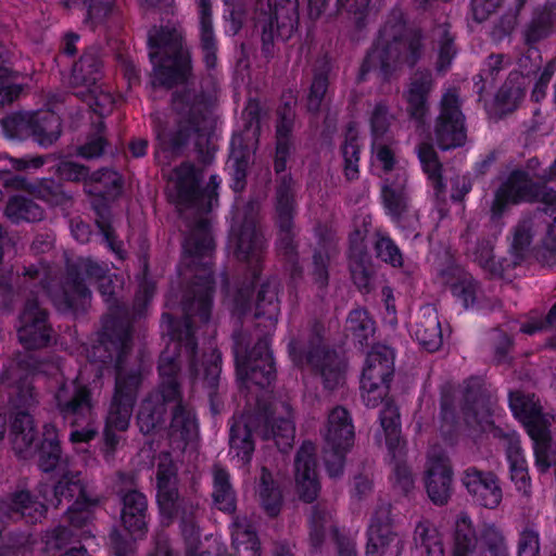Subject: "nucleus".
<instances>
[{"label": "nucleus", "mask_w": 556, "mask_h": 556, "mask_svg": "<svg viewBox=\"0 0 556 556\" xmlns=\"http://www.w3.org/2000/svg\"><path fill=\"white\" fill-rule=\"evenodd\" d=\"M214 280H191L181 288V293L173 290L167 294L166 305L181 306L184 320L177 323L168 313L162 315V329L169 341L159 359L160 388L147 396L139 408L137 424L142 433L155 431L164 421L166 405L176 403L169 426L170 444L184 450L198 434V424L193 412L180 403L178 372L184 363L188 365L190 378H202L208 387H215L220 372V354L212 350L211 359L203 370L197 366L195 328L210 325L213 306Z\"/></svg>", "instance_id": "obj_1"}, {"label": "nucleus", "mask_w": 556, "mask_h": 556, "mask_svg": "<svg viewBox=\"0 0 556 556\" xmlns=\"http://www.w3.org/2000/svg\"><path fill=\"white\" fill-rule=\"evenodd\" d=\"M202 178V172L192 163L182 162L170 170L166 189L168 201L185 225L179 275L187 278H212L214 274L211 255L215 243L207 214L218 202V184L213 175L206 187L201 188Z\"/></svg>", "instance_id": "obj_2"}, {"label": "nucleus", "mask_w": 556, "mask_h": 556, "mask_svg": "<svg viewBox=\"0 0 556 556\" xmlns=\"http://www.w3.org/2000/svg\"><path fill=\"white\" fill-rule=\"evenodd\" d=\"M98 289L108 304L110 314L103 319L93 357L102 363L114 364L116 369L115 392L106 416L105 426L125 431L132 414L138 390L143 380V368L139 365L125 368L124 359L131 348V327L128 319L118 315L123 280H98Z\"/></svg>", "instance_id": "obj_3"}, {"label": "nucleus", "mask_w": 556, "mask_h": 556, "mask_svg": "<svg viewBox=\"0 0 556 556\" xmlns=\"http://www.w3.org/2000/svg\"><path fill=\"white\" fill-rule=\"evenodd\" d=\"M170 106L177 114L175 125L169 126L162 113L151 114L155 132L156 162L168 166L172 161L182 156L193 141L197 160L208 165L214 159L216 147L212 141L215 118L204 93L191 97L189 90L175 91Z\"/></svg>", "instance_id": "obj_4"}, {"label": "nucleus", "mask_w": 556, "mask_h": 556, "mask_svg": "<svg viewBox=\"0 0 556 556\" xmlns=\"http://www.w3.org/2000/svg\"><path fill=\"white\" fill-rule=\"evenodd\" d=\"M425 40L424 31L408 25L400 8L392 9L361 64L357 80L364 81L371 71L384 83L397 78L405 66L413 68L422 59Z\"/></svg>", "instance_id": "obj_5"}, {"label": "nucleus", "mask_w": 556, "mask_h": 556, "mask_svg": "<svg viewBox=\"0 0 556 556\" xmlns=\"http://www.w3.org/2000/svg\"><path fill=\"white\" fill-rule=\"evenodd\" d=\"M149 53L153 66V88L172 89L188 81L192 75V62L189 50L185 47L181 30L173 25L154 27L149 33Z\"/></svg>", "instance_id": "obj_6"}, {"label": "nucleus", "mask_w": 556, "mask_h": 556, "mask_svg": "<svg viewBox=\"0 0 556 556\" xmlns=\"http://www.w3.org/2000/svg\"><path fill=\"white\" fill-rule=\"evenodd\" d=\"M255 28L261 33V52L267 60L276 55L275 40L286 41L298 30L299 0H256Z\"/></svg>", "instance_id": "obj_7"}, {"label": "nucleus", "mask_w": 556, "mask_h": 556, "mask_svg": "<svg viewBox=\"0 0 556 556\" xmlns=\"http://www.w3.org/2000/svg\"><path fill=\"white\" fill-rule=\"evenodd\" d=\"M292 361L298 366H308L319 374L324 387L337 389L344 383L345 363L334 352L328 350L319 333H313L306 344L291 341L288 345Z\"/></svg>", "instance_id": "obj_8"}, {"label": "nucleus", "mask_w": 556, "mask_h": 556, "mask_svg": "<svg viewBox=\"0 0 556 556\" xmlns=\"http://www.w3.org/2000/svg\"><path fill=\"white\" fill-rule=\"evenodd\" d=\"M394 359V351L384 344H375L367 353L361 377V396L367 407H377L388 395Z\"/></svg>", "instance_id": "obj_9"}, {"label": "nucleus", "mask_w": 556, "mask_h": 556, "mask_svg": "<svg viewBox=\"0 0 556 556\" xmlns=\"http://www.w3.org/2000/svg\"><path fill=\"white\" fill-rule=\"evenodd\" d=\"M509 406L514 416L526 426L528 434L533 440L536 464L545 470L549 467L547 450L551 434L543 407L534 395H527L519 391L509 393Z\"/></svg>", "instance_id": "obj_10"}, {"label": "nucleus", "mask_w": 556, "mask_h": 556, "mask_svg": "<svg viewBox=\"0 0 556 556\" xmlns=\"http://www.w3.org/2000/svg\"><path fill=\"white\" fill-rule=\"evenodd\" d=\"M56 371L63 378L60 364L56 365ZM52 403L63 420L68 421L72 427H77L94 416L91 390L78 378L58 380V386L52 391Z\"/></svg>", "instance_id": "obj_11"}, {"label": "nucleus", "mask_w": 556, "mask_h": 556, "mask_svg": "<svg viewBox=\"0 0 556 556\" xmlns=\"http://www.w3.org/2000/svg\"><path fill=\"white\" fill-rule=\"evenodd\" d=\"M260 212L258 201L247 202L236 233V257L247 263L251 278H260L263 268L264 237L260 229Z\"/></svg>", "instance_id": "obj_12"}, {"label": "nucleus", "mask_w": 556, "mask_h": 556, "mask_svg": "<svg viewBox=\"0 0 556 556\" xmlns=\"http://www.w3.org/2000/svg\"><path fill=\"white\" fill-rule=\"evenodd\" d=\"M324 460L330 477H339L343 472L345 454L354 444V426L349 412L334 407L329 416L325 432Z\"/></svg>", "instance_id": "obj_13"}, {"label": "nucleus", "mask_w": 556, "mask_h": 556, "mask_svg": "<svg viewBox=\"0 0 556 556\" xmlns=\"http://www.w3.org/2000/svg\"><path fill=\"white\" fill-rule=\"evenodd\" d=\"M38 466L43 472H54L59 477L53 486L47 483H40L38 486V492L47 504L58 507L65 491H70V495L81 494L83 480L79 472L70 469L68 460L61 455V448H40Z\"/></svg>", "instance_id": "obj_14"}, {"label": "nucleus", "mask_w": 556, "mask_h": 556, "mask_svg": "<svg viewBox=\"0 0 556 556\" xmlns=\"http://www.w3.org/2000/svg\"><path fill=\"white\" fill-rule=\"evenodd\" d=\"M466 117L460 109L456 91L448 90L440 101L439 114L434 119L433 136L442 151L462 148L467 142Z\"/></svg>", "instance_id": "obj_15"}, {"label": "nucleus", "mask_w": 556, "mask_h": 556, "mask_svg": "<svg viewBox=\"0 0 556 556\" xmlns=\"http://www.w3.org/2000/svg\"><path fill=\"white\" fill-rule=\"evenodd\" d=\"M366 556H399L403 545L393 530L391 508L379 506L370 519L367 530Z\"/></svg>", "instance_id": "obj_16"}, {"label": "nucleus", "mask_w": 556, "mask_h": 556, "mask_svg": "<svg viewBox=\"0 0 556 556\" xmlns=\"http://www.w3.org/2000/svg\"><path fill=\"white\" fill-rule=\"evenodd\" d=\"M17 338L26 350L46 348L52 338L47 312L39 306L36 299L28 300L20 315Z\"/></svg>", "instance_id": "obj_17"}, {"label": "nucleus", "mask_w": 556, "mask_h": 556, "mask_svg": "<svg viewBox=\"0 0 556 556\" xmlns=\"http://www.w3.org/2000/svg\"><path fill=\"white\" fill-rule=\"evenodd\" d=\"M236 365L240 379L249 380L262 388L269 386L276 377L275 364L267 338L258 340L248 356L239 357L236 355Z\"/></svg>", "instance_id": "obj_18"}, {"label": "nucleus", "mask_w": 556, "mask_h": 556, "mask_svg": "<svg viewBox=\"0 0 556 556\" xmlns=\"http://www.w3.org/2000/svg\"><path fill=\"white\" fill-rule=\"evenodd\" d=\"M453 470L445 452L433 447L428 453L426 464V490L435 505H444L452 495Z\"/></svg>", "instance_id": "obj_19"}, {"label": "nucleus", "mask_w": 556, "mask_h": 556, "mask_svg": "<svg viewBox=\"0 0 556 556\" xmlns=\"http://www.w3.org/2000/svg\"><path fill=\"white\" fill-rule=\"evenodd\" d=\"M460 482L477 505L495 509L501 504L503 491L493 471L470 466L463 471Z\"/></svg>", "instance_id": "obj_20"}, {"label": "nucleus", "mask_w": 556, "mask_h": 556, "mask_svg": "<svg viewBox=\"0 0 556 556\" xmlns=\"http://www.w3.org/2000/svg\"><path fill=\"white\" fill-rule=\"evenodd\" d=\"M538 182L523 169L513 170L507 180L496 190L491 206L493 218H501L509 204L521 201L534 202Z\"/></svg>", "instance_id": "obj_21"}, {"label": "nucleus", "mask_w": 556, "mask_h": 556, "mask_svg": "<svg viewBox=\"0 0 556 556\" xmlns=\"http://www.w3.org/2000/svg\"><path fill=\"white\" fill-rule=\"evenodd\" d=\"M255 432L264 440L273 439L280 451L290 448L295 435L291 406L283 401L273 403L270 414L265 415L264 425Z\"/></svg>", "instance_id": "obj_22"}, {"label": "nucleus", "mask_w": 556, "mask_h": 556, "mask_svg": "<svg viewBox=\"0 0 556 556\" xmlns=\"http://www.w3.org/2000/svg\"><path fill=\"white\" fill-rule=\"evenodd\" d=\"M43 289L61 312H78L84 309L90 301V291L84 280H47Z\"/></svg>", "instance_id": "obj_23"}, {"label": "nucleus", "mask_w": 556, "mask_h": 556, "mask_svg": "<svg viewBox=\"0 0 556 556\" xmlns=\"http://www.w3.org/2000/svg\"><path fill=\"white\" fill-rule=\"evenodd\" d=\"M493 435L503 442L506 457L509 463L510 479L518 492L529 495L531 492V480L528 472L527 462L525 459L520 439L516 431L505 432L502 429H495Z\"/></svg>", "instance_id": "obj_24"}, {"label": "nucleus", "mask_w": 556, "mask_h": 556, "mask_svg": "<svg viewBox=\"0 0 556 556\" xmlns=\"http://www.w3.org/2000/svg\"><path fill=\"white\" fill-rule=\"evenodd\" d=\"M122 501L121 520L125 530L134 538L141 539L148 531V501L136 489L118 492Z\"/></svg>", "instance_id": "obj_25"}, {"label": "nucleus", "mask_w": 556, "mask_h": 556, "mask_svg": "<svg viewBox=\"0 0 556 556\" xmlns=\"http://www.w3.org/2000/svg\"><path fill=\"white\" fill-rule=\"evenodd\" d=\"M434 79L430 70L418 68L409 77L407 90L404 93L406 112L419 124L424 123L429 112L428 99L432 91Z\"/></svg>", "instance_id": "obj_26"}, {"label": "nucleus", "mask_w": 556, "mask_h": 556, "mask_svg": "<svg viewBox=\"0 0 556 556\" xmlns=\"http://www.w3.org/2000/svg\"><path fill=\"white\" fill-rule=\"evenodd\" d=\"M542 217L544 213L535 210L532 214L525 216L518 222L513 231V241L510 244L511 260L503 265V270L515 268L521 265L528 257L535 233L541 230Z\"/></svg>", "instance_id": "obj_27"}, {"label": "nucleus", "mask_w": 556, "mask_h": 556, "mask_svg": "<svg viewBox=\"0 0 556 556\" xmlns=\"http://www.w3.org/2000/svg\"><path fill=\"white\" fill-rule=\"evenodd\" d=\"M295 481L300 497L311 503L319 492V482L316 473L315 445L304 442L295 457Z\"/></svg>", "instance_id": "obj_28"}, {"label": "nucleus", "mask_w": 556, "mask_h": 556, "mask_svg": "<svg viewBox=\"0 0 556 556\" xmlns=\"http://www.w3.org/2000/svg\"><path fill=\"white\" fill-rule=\"evenodd\" d=\"M157 502L161 509L172 511L178 498L177 467L168 452L157 458L156 469Z\"/></svg>", "instance_id": "obj_29"}, {"label": "nucleus", "mask_w": 556, "mask_h": 556, "mask_svg": "<svg viewBox=\"0 0 556 556\" xmlns=\"http://www.w3.org/2000/svg\"><path fill=\"white\" fill-rule=\"evenodd\" d=\"M556 31V8L543 5L535 8L528 22L522 26L521 36L526 46H536Z\"/></svg>", "instance_id": "obj_30"}, {"label": "nucleus", "mask_w": 556, "mask_h": 556, "mask_svg": "<svg viewBox=\"0 0 556 556\" xmlns=\"http://www.w3.org/2000/svg\"><path fill=\"white\" fill-rule=\"evenodd\" d=\"M46 510V504L34 500L26 491L13 494L9 501L0 500V519L25 518L27 522H37Z\"/></svg>", "instance_id": "obj_31"}, {"label": "nucleus", "mask_w": 556, "mask_h": 556, "mask_svg": "<svg viewBox=\"0 0 556 556\" xmlns=\"http://www.w3.org/2000/svg\"><path fill=\"white\" fill-rule=\"evenodd\" d=\"M414 336L419 344L427 351H438L443 342L439 315L433 305L426 304L420 307L414 326Z\"/></svg>", "instance_id": "obj_32"}, {"label": "nucleus", "mask_w": 556, "mask_h": 556, "mask_svg": "<svg viewBox=\"0 0 556 556\" xmlns=\"http://www.w3.org/2000/svg\"><path fill=\"white\" fill-rule=\"evenodd\" d=\"M18 189H22L39 199L50 206H63L72 201V195L64 189L62 182L53 178H42L36 181H28L26 178L18 176Z\"/></svg>", "instance_id": "obj_33"}, {"label": "nucleus", "mask_w": 556, "mask_h": 556, "mask_svg": "<svg viewBox=\"0 0 556 556\" xmlns=\"http://www.w3.org/2000/svg\"><path fill=\"white\" fill-rule=\"evenodd\" d=\"M381 200L388 215L401 223L408 214V193L405 179H386L381 187Z\"/></svg>", "instance_id": "obj_34"}, {"label": "nucleus", "mask_w": 556, "mask_h": 556, "mask_svg": "<svg viewBox=\"0 0 556 556\" xmlns=\"http://www.w3.org/2000/svg\"><path fill=\"white\" fill-rule=\"evenodd\" d=\"M36 429L33 417L24 410L17 412L11 424L10 440L15 454L20 458H28L34 454Z\"/></svg>", "instance_id": "obj_35"}, {"label": "nucleus", "mask_w": 556, "mask_h": 556, "mask_svg": "<svg viewBox=\"0 0 556 556\" xmlns=\"http://www.w3.org/2000/svg\"><path fill=\"white\" fill-rule=\"evenodd\" d=\"M275 186V223H294L295 182L290 173H280Z\"/></svg>", "instance_id": "obj_36"}, {"label": "nucleus", "mask_w": 556, "mask_h": 556, "mask_svg": "<svg viewBox=\"0 0 556 556\" xmlns=\"http://www.w3.org/2000/svg\"><path fill=\"white\" fill-rule=\"evenodd\" d=\"M251 420L252 416L250 415L241 416L239 419H236L230 427V454H232L241 465H248L254 452Z\"/></svg>", "instance_id": "obj_37"}, {"label": "nucleus", "mask_w": 556, "mask_h": 556, "mask_svg": "<svg viewBox=\"0 0 556 556\" xmlns=\"http://www.w3.org/2000/svg\"><path fill=\"white\" fill-rule=\"evenodd\" d=\"M103 63L99 50L94 47L87 49L75 63L72 72V83L86 89L99 86L102 78Z\"/></svg>", "instance_id": "obj_38"}, {"label": "nucleus", "mask_w": 556, "mask_h": 556, "mask_svg": "<svg viewBox=\"0 0 556 556\" xmlns=\"http://www.w3.org/2000/svg\"><path fill=\"white\" fill-rule=\"evenodd\" d=\"M464 399L466 415L468 420L472 418L481 428L484 429L490 424L491 407L490 400L481 390V381L478 378L468 380L464 389Z\"/></svg>", "instance_id": "obj_39"}, {"label": "nucleus", "mask_w": 556, "mask_h": 556, "mask_svg": "<svg viewBox=\"0 0 556 556\" xmlns=\"http://www.w3.org/2000/svg\"><path fill=\"white\" fill-rule=\"evenodd\" d=\"M200 9V48L207 70L217 65V41L212 24L211 0H198Z\"/></svg>", "instance_id": "obj_40"}, {"label": "nucleus", "mask_w": 556, "mask_h": 556, "mask_svg": "<svg viewBox=\"0 0 556 556\" xmlns=\"http://www.w3.org/2000/svg\"><path fill=\"white\" fill-rule=\"evenodd\" d=\"M308 527V540L314 549L320 548L327 536H331L333 540H337V535H341L338 531L332 511L321 505L313 508Z\"/></svg>", "instance_id": "obj_41"}, {"label": "nucleus", "mask_w": 556, "mask_h": 556, "mask_svg": "<svg viewBox=\"0 0 556 556\" xmlns=\"http://www.w3.org/2000/svg\"><path fill=\"white\" fill-rule=\"evenodd\" d=\"M278 227L277 251L285 262L286 270L291 278L302 275V267L299 264L298 244L294 240V223H276Z\"/></svg>", "instance_id": "obj_42"}, {"label": "nucleus", "mask_w": 556, "mask_h": 556, "mask_svg": "<svg viewBox=\"0 0 556 556\" xmlns=\"http://www.w3.org/2000/svg\"><path fill=\"white\" fill-rule=\"evenodd\" d=\"M62 134L61 117L52 111H38L33 115L31 138L41 147L55 143Z\"/></svg>", "instance_id": "obj_43"}, {"label": "nucleus", "mask_w": 556, "mask_h": 556, "mask_svg": "<svg viewBox=\"0 0 556 556\" xmlns=\"http://www.w3.org/2000/svg\"><path fill=\"white\" fill-rule=\"evenodd\" d=\"M417 154L424 172L432 182L435 198L445 202V185L442 177L443 165L433 144L426 141L420 142L417 147Z\"/></svg>", "instance_id": "obj_44"}, {"label": "nucleus", "mask_w": 556, "mask_h": 556, "mask_svg": "<svg viewBox=\"0 0 556 556\" xmlns=\"http://www.w3.org/2000/svg\"><path fill=\"white\" fill-rule=\"evenodd\" d=\"M479 546L471 518L462 511L456 520L453 534V556H471Z\"/></svg>", "instance_id": "obj_45"}, {"label": "nucleus", "mask_w": 556, "mask_h": 556, "mask_svg": "<svg viewBox=\"0 0 556 556\" xmlns=\"http://www.w3.org/2000/svg\"><path fill=\"white\" fill-rule=\"evenodd\" d=\"M416 556H444L438 529L427 520L419 521L414 531Z\"/></svg>", "instance_id": "obj_46"}, {"label": "nucleus", "mask_w": 556, "mask_h": 556, "mask_svg": "<svg viewBox=\"0 0 556 556\" xmlns=\"http://www.w3.org/2000/svg\"><path fill=\"white\" fill-rule=\"evenodd\" d=\"M365 236L359 229L350 233V270L352 278H370L372 266L364 243Z\"/></svg>", "instance_id": "obj_47"}, {"label": "nucleus", "mask_w": 556, "mask_h": 556, "mask_svg": "<svg viewBox=\"0 0 556 556\" xmlns=\"http://www.w3.org/2000/svg\"><path fill=\"white\" fill-rule=\"evenodd\" d=\"M380 425L386 438V445L395 458L402 453L401 421L399 408L387 402L379 415Z\"/></svg>", "instance_id": "obj_48"}, {"label": "nucleus", "mask_w": 556, "mask_h": 556, "mask_svg": "<svg viewBox=\"0 0 556 556\" xmlns=\"http://www.w3.org/2000/svg\"><path fill=\"white\" fill-rule=\"evenodd\" d=\"M63 500L73 501L67 509L71 526L75 529L86 527L92 518V509L97 506L98 501L88 495L85 484L83 483L81 494L70 495V491H65Z\"/></svg>", "instance_id": "obj_49"}, {"label": "nucleus", "mask_w": 556, "mask_h": 556, "mask_svg": "<svg viewBox=\"0 0 556 556\" xmlns=\"http://www.w3.org/2000/svg\"><path fill=\"white\" fill-rule=\"evenodd\" d=\"M4 215L12 223H35L43 219L45 210L31 199L15 195L9 199L5 205Z\"/></svg>", "instance_id": "obj_50"}, {"label": "nucleus", "mask_w": 556, "mask_h": 556, "mask_svg": "<svg viewBox=\"0 0 556 556\" xmlns=\"http://www.w3.org/2000/svg\"><path fill=\"white\" fill-rule=\"evenodd\" d=\"M295 118L285 117L278 119L276 125V150L274 157V170L276 174L286 172L287 160L293 149L291 132Z\"/></svg>", "instance_id": "obj_51"}, {"label": "nucleus", "mask_w": 556, "mask_h": 556, "mask_svg": "<svg viewBox=\"0 0 556 556\" xmlns=\"http://www.w3.org/2000/svg\"><path fill=\"white\" fill-rule=\"evenodd\" d=\"M213 500L219 510L233 513L236 509V496L229 473L218 465L213 468Z\"/></svg>", "instance_id": "obj_52"}, {"label": "nucleus", "mask_w": 556, "mask_h": 556, "mask_svg": "<svg viewBox=\"0 0 556 556\" xmlns=\"http://www.w3.org/2000/svg\"><path fill=\"white\" fill-rule=\"evenodd\" d=\"M434 42L437 45L438 59L435 62L437 72H445L452 64L457 53L455 36L451 33V25L443 23L434 30Z\"/></svg>", "instance_id": "obj_53"}, {"label": "nucleus", "mask_w": 556, "mask_h": 556, "mask_svg": "<svg viewBox=\"0 0 556 556\" xmlns=\"http://www.w3.org/2000/svg\"><path fill=\"white\" fill-rule=\"evenodd\" d=\"M280 312L277 288L270 280L265 281L257 294L256 317H265L275 326Z\"/></svg>", "instance_id": "obj_54"}, {"label": "nucleus", "mask_w": 556, "mask_h": 556, "mask_svg": "<svg viewBox=\"0 0 556 556\" xmlns=\"http://www.w3.org/2000/svg\"><path fill=\"white\" fill-rule=\"evenodd\" d=\"M20 74L9 66L0 53V108L13 103L21 96L24 86L17 83Z\"/></svg>", "instance_id": "obj_55"}, {"label": "nucleus", "mask_w": 556, "mask_h": 556, "mask_svg": "<svg viewBox=\"0 0 556 556\" xmlns=\"http://www.w3.org/2000/svg\"><path fill=\"white\" fill-rule=\"evenodd\" d=\"M232 544L251 552V556H260V543L253 526L245 517H237L231 527Z\"/></svg>", "instance_id": "obj_56"}, {"label": "nucleus", "mask_w": 556, "mask_h": 556, "mask_svg": "<svg viewBox=\"0 0 556 556\" xmlns=\"http://www.w3.org/2000/svg\"><path fill=\"white\" fill-rule=\"evenodd\" d=\"M34 112H14L0 121L7 137L25 139L31 137Z\"/></svg>", "instance_id": "obj_57"}, {"label": "nucleus", "mask_w": 556, "mask_h": 556, "mask_svg": "<svg viewBox=\"0 0 556 556\" xmlns=\"http://www.w3.org/2000/svg\"><path fill=\"white\" fill-rule=\"evenodd\" d=\"M260 496L266 513L271 517L277 516L281 507V494L266 468H262Z\"/></svg>", "instance_id": "obj_58"}, {"label": "nucleus", "mask_w": 556, "mask_h": 556, "mask_svg": "<svg viewBox=\"0 0 556 556\" xmlns=\"http://www.w3.org/2000/svg\"><path fill=\"white\" fill-rule=\"evenodd\" d=\"M480 556H508L507 545L503 532L493 523L484 525L481 531Z\"/></svg>", "instance_id": "obj_59"}, {"label": "nucleus", "mask_w": 556, "mask_h": 556, "mask_svg": "<svg viewBox=\"0 0 556 556\" xmlns=\"http://www.w3.org/2000/svg\"><path fill=\"white\" fill-rule=\"evenodd\" d=\"M329 87L328 71H315L306 97V110L312 114L320 111L323 101Z\"/></svg>", "instance_id": "obj_60"}, {"label": "nucleus", "mask_w": 556, "mask_h": 556, "mask_svg": "<svg viewBox=\"0 0 556 556\" xmlns=\"http://www.w3.org/2000/svg\"><path fill=\"white\" fill-rule=\"evenodd\" d=\"M113 0H65L64 5L68 9L86 10L87 22H101L112 10Z\"/></svg>", "instance_id": "obj_61"}, {"label": "nucleus", "mask_w": 556, "mask_h": 556, "mask_svg": "<svg viewBox=\"0 0 556 556\" xmlns=\"http://www.w3.org/2000/svg\"><path fill=\"white\" fill-rule=\"evenodd\" d=\"M90 108V110L102 117L113 108V98L110 92L104 91L101 86H94L76 93Z\"/></svg>", "instance_id": "obj_62"}, {"label": "nucleus", "mask_w": 556, "mask_h": 556, "mask_svg": "<svg viewBox=\"0 0 556 556\" xmlns=\"http://www.w3.org/2000/svg\"><path fill=\"white\" fill-rule=\"evenodd\" d=\"M370 0H337V14L345 13L351 23L362 29L366 26Z\"/></svg>", "instance_id": "obj_63"}, {"label": "nucleus", "mask_w": 556, "mask_h": 556, "mask_svg": "<svg viewBox=\"0 0 556 556\" xmlns=\"http://www.w3.org/2000/svg\"><path fill=\"white\" fill-rule=\"evenodd\" d=\"M346 329L362 342L375 332V323L365 309L357 308L349 314Z\"/></svg>", "instance_id": "obj_64"}]
</instances>
